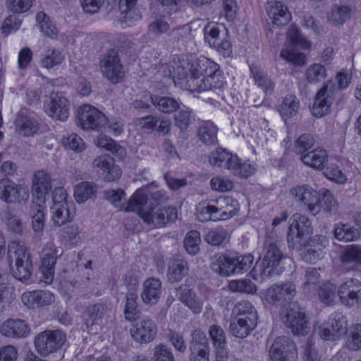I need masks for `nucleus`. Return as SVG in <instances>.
<instances>
[{
  "mask_svg": "<svg viewBox=\"0 0 361 361\" xmlns=\"http://www.w3.org/2000/svg\"><path fill=\"white\" fill-rule=\"evenodd\" d=\"M150 99L154 107L164 114H171L180 109V104L177 100L170 97H160L152 94Z\"/></svg>",
  "mask_w": 361,
  "mask_h": 361,
  "instance_id": "nucleus-40",
  "label": "nucleus"
},
{
  "mask_svg": "<svg viewBox=\"0 0 361 361\" xmlns=\"http://www.w3.org/2000/svg\"><path fill=\"white\" fill-rule=\"evenodd\" d=\"M346 344L351 350L361 348V324H357L350 329Z\"/></svg>",
  "mask_w": 361,
  "mask_h": 361,
  "instance_id": "nucleus-59",
  "label": "nucleus"
},
{
  "mask_svg": "<svg viewBox=\"0 0 361 361\" xmlns=\"http://www.w3.org/2000/svg\"><path fill=\"white\" fill-rule=\"evenodd\" d=\"M37 21L40 30L47 36L53 37L56 35V27L51 22L49 18L43 12L37 14Z\"/></svg>",
  "mask_w": 361,
  "mask_h": 361,
  "instance_id": "nucleus-56",
  "label": "nucleus"
},
{
  "mask_svg": "<svg viewBox=\"0 0 361 361\" xmlns=\"http://www.w3.org/2000/svg\"><path fill=\"white\" fill-rule=\"evenodd\" d=\"M315 140L314 137L309 133L301 135L295 142V151L301 155L313 147Z\"/></svg>",
  "mask_w": 361,
  "mask_h": 361,
  "instance_id": "nucleus-57",
  "label": "nucleus"
},
{
  "mask_svg": "<svg viewBox=\"0 0 361 361\" xmlns=\"http://www.w3.org/2000/svg\"><path fill=\"white\" fill-rule=\"evenodd\" d=\"M296 354L295 344L286 336L276 338L269 350L271 361H288L290 357L293 358Z\"/></svg>",
  "mask_w": 361,
  "mask_h": 361,
  "instance_id": "nucleus-17",
  "label": "nucleus"
},
{
  "mask_svg": "<svg viewBox=\"0 0 361 361\" xmlns=\"http://www.w3.org/2000/svg\"><path fill=\"white\" fill-rule=\"evenodd\" d=\"M209 334L214 347L226 345V336L223 329L218 325L210 326Z\"/></svg>",
  "mask_w": 361,
  "mask_h": 361,
  "instance_id": "nucleus-62",
  "label": "nucleus"
},
{
  "mask_svg": "<svg viewBox=\"0 0 361 361\" xmlns=\"http://www.w3.org/2000/svg\"><path fill=\"white\" fill-rule=\"evenodd\" d=\"M0 331L6 337L23 338L30 334V327L23 319H8L1 325Z\"/></svg>",
  "mask_w": 361,
  "mask_h": 361,
  "instance_id": "nucleus-23",
  "label": "nucleus"
},
{
  "mask_svg": "<svg viewBox=\"0 0 361 361\" xmlns=\"http://www.w3.org/2000/svg\"><path fill=\"white\" fill-rule=\"evenodd\" d=\"M231 291L254 294L257 291L256 285L250 279L234 280L228 284Z\"/></svg>",
  "mask_w": 361,
  "mask_h": 361,
  "instance_id": "nucleus-52",
  "label": "nucleus"
},
{
  "mask_svg": "<svg viewBox=\"0 0 361 361\" xmlns=\"http://www.w3.org/2000/svg\"><path fill=\"white\" fill-rule=\"evenodd\" d=\"M304 164L315 169H323L328 161V154L325 149H315L300 157Z\"/></svg>",
  "mask_w": 361,
  "mask_h": 361,
  "instance_id": "nucleus-33",
  "label": "nucleus"
},
{
  "mask_svg": "<svg viewBox=\"0 0 361 361\" xmlns=\"http://www.w3.org/2000/svg\"><path fill=\"white\" fill-rule=\"evenodd\" d=\"M92 167L99 171H102L104 180L112 182L118 180L121 175L120 168L114 164V159L109 154H102L94 158Z\"/></svg>",
  "mask_w": 361,
  "mask_h": 361,
  "instance_id": "nucleus-22",
  "label": "nucleus"
},
{
  "mask_svg": "<svg viewBox=\"0 0 361 361\" xmlns=\"http://www.w3.org/2000/svg\"><path fill=\"white\" fill-rule=\"evenodd\" d=\"M281 321L294 335H306L310 326L303 309L296 303H290L281 313Z\"/></svg>",
  "mask_w": 361,
  "mask_h": 361,
  "instance_id": "nucleus-5",
  "label": "nucleus"
},
{
  "mask_svg": "<svg viewBox=\"0 0 361 361\" xmlns=\"http://www.w3.org/2000/svg\"><path fill=\"white\" fill-rule=\"evenodd\" d=\"M188 65L190 66V75L188 77L186 73L183 71L182 74L178 73V78L180 80H185L186 86L190 90V82L192 80L201 81L202 78L207 77L215 72L217 64L206 57H201Z\"/></svg>",
  "mask_w": 361,
  "mask_h": 361,
  "instance_id": "nucleus-11",
  "label": "nucleus"
},
{
  "mask_svg": "<svg viewBox=\"0 0 361 361\" xmlns=\"http://www.w3.org/2000/svg\"><path fill=\"white\" fill-rule=\"evenodd\" d=\"M325 236H315L310 243V245L304 249L301 255L304 260L309 262H315L317 260L324 258L325 255Z\"/></svg>",
  "mask_w": 361,
  "mask_h": 361,
  "instance_id": "nucleus-28",
  "label": "nucleus"
},
{
  "mask_svg": "<svg viewBox=\"0 0 361 361\" xmlns=\"http://www.w3.org/2000/svg\"><path fill=\"white\" fill-rule=\"evenodd\" d=\"M51 189V180L49 174L44 171H37L32 180V192L33 200L45 202V196Z\"/></svg>",
  "mask_w": 361,
  "mask_h": 361,
  "instance_id": "nucleus-25",
  "label": "nucleus"
},
{
  "mask_svg": "<svg viewBox=\"0 0 361 361\" xmlns=\"http://www.w3.org/2000/svg\"><path fill=\"white\" fill-rule=\"evenodd\" d=\"M342 269L348 271L355 264H361V247L357 245H348L340 257Z\"/></svg>",
  "mask_w": 361,
  "mask_h": 361,
  "instance_id": "nucleus-31",
  "label": "nucleus"
},
{
  "mask_svg": "<svg viewBox=\"0 0 361 361\" xmlns=\"http://www.w3.org/2000/svg\"><path fill=\"white\" fill-rule=\"evenodd\" d=\"M137 295L135 291H128L126 295L124 314L126 320H135L138 313Z\"/></svg>",
  "mask_w": 361,
  "mask_h": 361,
  "instance_id": "nucleus-48",
  "label": "nucleus"
},
{
  "mask_svg": "<svg viewBox=\"0 0 361 361\" xmlns=\"http://www.w3.org/2000/svg\"><path fill=\"white\" fill-rule=\"evenodd\" d=\"M312 232L311 222L308 217L296 214L293 215V221L288 228V240L294 239V236L298 241Z\"/></svg>",
  "mask_w": 361,
  "mask_h": 361,
  "instance_id": "nucleus-27",
  "label": "nucleus"
},
{
  "mask_svg": "<svg viewBox=\"0 0 361 361\" xmlns=\"http://www.w3.org/2000/svg\"><path fill=\"white\" fill-rule=\"evenodd\" d=\"M296 286L293 281H286L270 286L264 298L270 304H283L293 300L296 295Z\"/></svg>",
  "mask_w": 361,
  "mask_h": 361,
  "instance_id": "nucleus-13",
  "label": "nucleus"
},
{
  "mask_svg": "<svg viewBox=\"0 0 361 361\" xmlns=\"http://www.w3.org/2000/svg\"><path fill=\"white\" fill-rule=\"evenodd\" d=\"M200 233L197 231H190L185 236L184 246L189 254L196 255L200 250Z\"/></svg>",
  "mask_w": 361,
  "mask_h": 361,
  "instance_id": "nucleus-53",
  "label": "nucleus"
},
{
  "mask_svg": "<svg viewBox=\"0 0 361 361\" xmlns=\"http://www.w3.org/2000/svg\"><path fill=\"white\" fill-rule=\"evenodd\" d=\"M44 204L38 200H32L30 216L32 219V227L35 232H41L44 227Z\"/></svg>",
  "mask_w": 361,
  "mask_h": 361,
  "instance_id": "nucleus-38",
  "label": "nucleus"
},
{
  "mask_svg": "<svg viewBox=\"0 0 361 361\" xmlns=\"http://www.w3.org/2000/svg\"><path fill=\"white\" fill-rule=\"evenodd\" d=\"M212 202L214 204L200 205L197 208V218L200 221L227 220L238 212L239 204L232 197H220Z\"/></svg>",
  "mask_w": 361,
  "mask_h": 361,
  "instance_id": "nucleus-3",
  "label": "nucleus"
},
{
  "mask_svg": "<svg viewBox=\"0 0 361 361\" xmlns=\"http://www.w3.org/2000/svg\"><path fill=\"white\" fill-rule=\"evenodd\" d=\"M305 75L310 83H316L326 78V68L321 64L314 63L307 68Z\"/></svg>",
  "mask_w": 361,
  "mask_h": 361,
  "instance_id": "nucleus-54",
  "label": "nucleus"
},
{
  "mask_svg": "<svg viewBox=\"0 0 361 361\" xmlns=\"http://www.w3.org/2000/svg\"><path fill=\"white\" fill-rule=\"evenodd\" d=\"M287 259L280 247L275 243L265 244L264 254L259 265V274L262 279L278 276L285 269L284 261Z\"/></svg>",
  "mask_w": 361,
  "mask_h": 361,
  "instance_id": "nucleus-4",
  "label": "nucleus"
},
{
  "mask_svg": "<svg viewBox=\"0 0 361 361\" xmlns=\"http://www.w3.org/2000/svg\"><path fill=\"white\" fill-rule=\"evenodd\" d=\"M178 298L194 313L199 314L202 309V304L192 291L188 288H180Z\"/></svg>",
  "mask_w": 361,
  "mask_h": 361,
  "instance_id": "nucleus-45",
  "label": "nucleus"
},
{
  "mask_svg": "<svg viewBox=\"0 0 361 361\" xmlns=\"http://www.w3.org/2000/svg\"><path fill=\"white\" fill-rule=\"evenodd\" d=\"M61 247H50L43 251L41 257L40 271L42 274V281L50 284L54 278V267L56 259L62 255Z\"/></svg>",
  "mask_w": 361,
  "mask_h": 361,
  "instance_id": "nucleus-19",
  "label": "nucleus"
},
{
  "mask_svg": "<svg viewBox=\"0 0 361 361\" xmlns=\"http://www.w3.org/2000/svg\"><path fill=\"white\" fill-rule=\"evenodd\" d=\"M228 233L222 228H217L210 231L204 237V240L209 244L214 246L220 245L227 238Z\"/></svg>",
  "mask_w": 361,
  "mask_h": 361,
  "instance_id": "nucleus-64",
  "label": "nucleus"
},
{
  "mask_svg": "<svg viewBox=\"0 0 361 361\" xmlns=\"http://www.w3.org/2000/svg\"><path fill=\"white\" fill-rule=\"evenodd\" d=\"M234 274H243L247 272L252 266L254 257L247 254L237 257H233Z\"/></svg>",
  "mask_w": 361,
  "mask_h": 361,
  "instance_id": "nucleus-55",
  "label": "nucleus"
},
{
  "mask_svg": "<svg viewBox=\"0 0 361 361\" xmlns=\"http://www.w3.org/2000/svg\"><path fill=\"white\" fill-rule=\"evenodd\" d=\"M166 338L171 343L175 349L181 353H184L187 350V344L183 336L177 331L169 329L166 333Z\"/></svg>",
  "mask_w": 361,
  "mask_h": 361,
  "instance_id": "nucleus-63",
  "label": "nucleus"
},
{
  "mask_svg": "<svg viewBox=\"0 0 361 361\" xmlns=\"http://www.w3.org/2000/svg\"><path fill=\"white\" fill-rule=\"evenodd\" d=\"M179 109L174 116L175 125L180 130H186L192 121V111L188 108Z\"/></svg>",
  "mask_w": 361,
  "mask_h": 361,
  "instance_id": "nucleus-61",
  "label": "nucleus"
},
{
  "mask_svg": "<svg viewBox=\"0 0 361 361\" xmlns=\"http://www.w3.org/2000/svg\"><path fill=\"white\" fill-rule=\"evenodd\" d=\"M100 69L104 76L112 83H118L125 73L118 53L115 49L109 50L100 60Z\"/></svg>",
  "mask_w": 361,
  "mask_h": 361,
  "instance_id": "nucleus-9",
  "label": "nucleus"
},
{
  "mask_svg": "<svg viewBox=\"0 0 361 361\" xmlns=\"http://www.w3.org/2000/svg\"><path fill=\"white\" fill-rule=\"evenodd\" d=\"M290 195L306 205L313 215L319 213L320 194L311 187L306 185H298L290 190Z\"/></svg>",
  "mask_w": 361,
  "mask_h": 361,
  "instance_id": "nucleus-15",
  "label": "nucleus"
},
{
  "mask_svg": "<svg viewBox=\"0 0 361 361\" xmlns=\"http://www.w3.org/2000/svg\"><path fill=\"white\" fill-rule=\"evenodd\" d=\"M133 339L138 343H147L152 341L157 334L155 323L148 317H142L130 329Z\"/></svg>",
  "mask_w": 361,
  "mask_h": 361,
  "instance_id": "nucleus-21",
  "label": "nucleus"
},
{
  "mask_svg": "<svg viewBox=\"0 0 361 361\" xmlns=\"http://www.w3.org/2000/svg\"><path fill=\"white\" fill-rule=\"evenodd\" d=\"M336 87L334 82L328 80L317 92L314 102L311 109L312 114L315 117H322L330 112L331 106L335 99Z\"/></svg>",
  "mask_w": 361,
  "mask_h": 361,
  "instance_id": "nucleus-7",
  "label": "nucleus"
},
{
  "mask_svg": "<svg viewBox=\"0 0 361 361\" xmlns=\"http://www.w3.org/2000/svg\"><path fill=\"white\" fill-rule=\"evenodd\" d=\"M126 193L122 189L109 190L104 192V197L115 207L121 209L126 203Z\"/></svg>",
  "mask_w": 361,
  "mask_h": 361,
  "instance_id": "nucleus-60",
  "label": "nucleus"
},
{
  "mask_svg": "<svg viewBox=\"0 0 361 361\" xmlns=\"http://www.w3.org/2000/svg\"><path fill=\"white\" fill-rule=\"evenodd\" d=\"M217 128L210 121L202 123L198 128L197 136L206 145H215L217 143Z\"/></svg>",
  "mask_w": 361,
  "mask_h": 361,
  "instance_id": "nucleus-39",
  "label": "nucleus"
},
{
  "mask_svg": "<svg viewBox=\"0 0 361 361\" xmlns=\"http://www.w3.org/2000/svg\"><path fill=\"white\" fill-rule=\"evenodd\" d=\"M44 107L47 114L56 120L65 121L68 117L69 101L61 92H51Z\"/></svg>",
  "mask_w": 361,
  "mask_h": 361,
  "instance_id": "nucleus-18",
  "label": "nucleus"
},
{
  "mask_svg": "<svg viewBox=\"0 0 361 361\" xmlns=\"http://www.w3.org/2000/svg\"><path fill=\"white\" fill-rule=\"evenodd\" d=\"M50 209L52 214L53 222L56 226L64 225L66 223L71 221L73 218L68 203L51 205Z\"/></svg>",
  "mask_w": 361,
  "mask_h": 361,
  "instance_id": "nucleus-43",
  "label": "nucleus"
},
{
  "mask_svg": "<svg viewBox=\"0 0 361 361\" xmlns=\"http://www.w3.org/2000/svg\"><path fill=\"white\" fill-rule=\"evenodd\" d=\"M8 257L11 274L16 279L27 282L33 271L30 254L23 243L13 241L8 246Z\"/></svg>",
  "mask_w": 361,
  "mask_h": 361,
  "instance_id": "nucleus-2",
  "label": "nucleus"
},
{
  "mask_svg": "<svg viewBox=\"0 0 361 361\" xmlns=\"http://www.w3.org/2000/svg\"><path fill=\"white\" fill-rule=\"evenodd\" d=\"M107 123L106 116L91 105H83L78 110L77 125L84 130H99Z\"/></svg>",
  "mask_w": 361,
  "mask_h": 361,
  "instance_id": "nucleus-8",
  "label": "nucleus"
},
{
  "mask_svg": "<svg viewBox=\"0 0 361 361\" xmlns=\"http://www.w3.org/2000/svg\"><path fill=\"white\" fill-rule=\"evenodd\" d=\"M322 196V197H319V202L320 210L322 209L330 215L335 214L338 209V204L331 193L328 190H324Z\"/></svg>",
  "mask_w": 361,
  "mask_h": 361,
  "instance_id": "nucleus-51",
  "label": "nucleus"
},
{
  "mask_svg": "<svg viewBox=\"0 0 361 361\" xmlns=\"http://www.w3.org/2000/svg\"><path fill=\"white\" fill-rule=\"evenodd\" d=\"M355 12V8L350 4H336L328 17L330 23L336 27L343 25L350 19Z\"/></svg>",
  "mask_w": 361,
  "mask_h": 361,
  "instance_id": "nucleus-30",
  "label": "nucleus"
},
{
  "mask_svg": "<svg viewBox=\"0 0 361 361\" xmlns=\"http://www.w3.org/2000/svg\"><path fill=\"white\" fill-rule=\"evenodd\" d=\"M232 315L238 319H244L247 322L257 324V312L255 307L247 300L237 302L232 310Z\"/></svg>",
  "mask_w": 361,
  "mask_h": 361,
  "instance_id": "nucleus-32",
  "label": "nucleus"
},
{
  "mask_svg": "<svg viewBox=\"0 0 361 361\" xmlns=\"http://www.w3.org/2000/svg\"><path fill=\"white\" fill-rule=\"evenodd\" d=\"M299 109V100L295 95L289 94L285 97L283 103L279 107V112L284 118H289L295 116Z\"/></svg>",
  "mask_w": 361,
  "mask_h": 361,
  "instance_id": "nucleus-46",
  "label": "nucleus"
},
{
  "mask_svg": "<svg viewBox=\"0 0 361 361\" xmlns=\"http://www.w3.org/2000/svg\"><path fill=\"white\" fill-rule=\"evenodd\" d=\"M29 198L27 190L8 178L0 180V199L8 203H24Z\"/></svg>",
  "mask_w": 361,
  "mask_h": 361,
  "instance_id": "nucleus-14",
  "label": "nucleus"
},
{
  "mask_svg": "<svg viewBox=\"0 0 361 361\" xmlns=\"http://www.w3.org/2000/svg\"><path fill=\"white\" fill-rule=\"evenodd\" d=\"M266 11L272 23L277 26L285 25L291 20V13L288 7L280 1H269Z\"/></svg>",
  "mask_w": 361,
  "mask_h": 361,
  "instance_id": "nucleus-26",
  "label": "nucleus"
},
{
  "mask_svg": "<svg viewBox=\"0 0 361 361\" xmlns=\"http://www.w3.org/2000/svg\"><path fill=\"white\" fill-rule=\"evenodd\" d=\"M337 295L342 305L348 307L361 305V282L350 279L338 288Z\"/></svg>",
  "mask_w": 361,
  "mask_h": 361,
  "instance_id": "nucleus-12",
  "label": "nucleus"
},
{
  "mask_svg": "<svg viewBox=\"0 0 361 361\" xmlns=\"http://www.w3.org/2000/svg\"><path fill=\"white\" fill-rule=\"evenodd\" d=\"M220 30L216 24H208L204 28V39L211 47H216L219 42Z\"/></svg>",
  "mask_w": 361,
  "mask_h": 361,
  "instance_id": "nucleus-58",
  "label": "nucleus"
},
{
  "mask_svg": "<svg viewBox=\"0 0 361 361\" xmlns=\"http://www.w3.org/2000/svg\"><path fill=\"white\" fill-rule=\"evenodd\" d=\"M161 293V282L155 278L147 279L142 286L141 300L146 305L156 304Z\"/></svg>",
  "mask_w": 361,
  "mask_h": 361,
  "instance_id": "nucleus-29",
  "label": "nucleus"
},
{
  "mask_svg": "<svg viewBox=\"0 0 361 361\" xmlns=\"http://www.w3.org/2000/svg\"><path fill=\"white\" fill-rule=\"evenodd\" d=\"M226 82L217 64L215 72L212 73L207 77L202 78L201 81L192 80L190 82V91L197 92L206 91L216 92L224 88Z\"/></svg>",
  "mask_w": 361,
  "mask_h": 361,
  "instance_id": "nucleus-20",
  "label": "nucleus"
},
{
  "mask_svg": "<svg viewBox=\"0 0 361 361\" xmlns=\"http://www.w3.org/2000/svg\"><path fill=\"white\" fill-rule=\"evenodd\" d=\"M109 310L103 303L90 304L82 312V317L87 330L97 329L102 324L104 317L108 314Z\"/></svg>",
  "mask_w": 361,
  "mask_h": 361,
  "instance_id": "nucleus-16",
  "label": "nucleus"
},
{
  "mask_svg": "<svg viewBox=\"0 0 361 361\" xmlns=\"http://www.w3.org/2000/svg\"><path fill=\"white\" fill-rule=\"evenodd\" d=\"M190 361H210V345L206 334L200 329H195L189 341Z\"/></svg>",
  "mask_w": 361,
  "mask_h": 361,
  "instance_id": "nucleus-10",
  "label": "nucleus"
},
{
  "mask_svg": "<svg viewBox=\"0 0 361 361\" xmlns=\"http://www.w3.org/2000/svg\"><path fill=\"white\" fill-rule=\"evenodd\" d=\"M66 334L60 330H46L38 334L34 341L37 352L46 357L56 352L65 343Z\"/></svg>",
  "mask_w": 361,
  "mask_h": 361,
  "instance_id": "nucleus-6",
  "label": "nucleus"
},
{
  "mask_svg": "<svg viewBox=\"0 0 361 361\" xmlns=\"http://www.w3.org/2000/svg\"><path fill=\"white\" fill-rule=\"evenodd\" d=\"M16 131L23 136H32L39 130V123L26 109L20 110L15 119Z\"/></svg>",
  "mask_w": 361,
  "mask_h": 361,
  "instance_id": "nucleus-24",
  "label": "nucleus"
},
{
  "mask_svg": "<svg viewBox=\"0 0 361 361\" xmlns=\"http://www.w3.org/2000/svg\"><path fill=\"white\" fill-rule=\"evenodd\" d=\"M334 236L338 240L353 241L357 240L360 233L354 227L347 224H336L334 229Z\"/></svg>",
  "mask_w": 361,
  "mask_h": 361,
  "instance_id": "nucleus-47",
  "label": "nucleus"
},
{
  "mask_svg": "<svg viewBox=\"0 0 361 361\" xmlns=\"http://www.w3.org/2000/svg\"><path fill=\"white\" fill-rule=\"evenodd\" d=\"M97 185L92 182L83 181L77 184L74 190V197L77 202L83 203L96 197Z\"/></svg>",
  "mask_w": 361,
  "mask_h": 361,
  "instance_id": "nucleus-41",
  "label": "nucleus"
},
{
  "mask_svg": "<svg viewBox=\"0 0 361 361\" xmlns=\"http://www.w3.org/2000/svg\"><path fill=\"white\" fill-rule=\"evenodd\" d=\"M233 263V257L218 254L212 259L211 269L221 276H228L234 274Z\"/></svg>",
  "mask_w": 361,
  "mask_h": 361,
  "instance_id": "nucleus-35",
  "label": "nucleus"
},
{
  "mask_svg": "<svg viewBox=\"0 0 361 361\" xmlns=\"http://www.w3.org/2000/svg\"><path fill=\"white\" fill-rule=\"evenodd\" d=\"M188 267L185 260L180 258H173L168 266L167 276L171 283L181 281L188 274Z\"/></svg>",
  "mask_w": 361,
  "mask_h": 361,
  "instance_id": "nucleus-36",
  "label": "nucleus"
},
{
  "mask_svg": "<svg viewBox=\"0 0 361 361\" xmlns=\"http://www.w3.org/2000/svg\"><path fill=\"white\" fill-rule=\"evenodd\" d=\"M250 72L255 85L265 94H272L274 90V83L268 75L262 69L254 65L250 66Z\"/></svg>",
  "mask_w": 361,
  "mask_h": 361,
  "instance_id": "nucleus-37",
  "label": "nucleus"
},
{
  "mask_svg": "<svg viewBox=\"0 0 361 361\" xmlns=\"http://www.w3.org/2000/svg\"><path fill=\"white\" fill-rule=\"evenodd\" d=\"M329 326L340 338L347 332L346 318L340 312H334L331 315Z\"/></svg>",
  "mask_w": 361,
  "mask_h": 361,
  "instance_id": "nucleus-49",
  "label": "nucleus"
},
{
  "mask_svg": "<svg viewBox=\"0 0 361 361\" xmlns=\"http://www.w3.org/2000/svg\"><path fill=\"white\" fill-rule=\"evenodd\" d=\"M96 145L101 148H105L118 158L126 156V149L116 144L111 137L104 134H100L94 141Z\"/></svg>",
  "mask_w": 361,
  "mask_h": 361,
  "instance_id": "nucleus-44",
  "label": "nucleus"
},
{
  "mask_svg": "<svg viewBox=\"0 0 361 361\" xmlns=\"http://www.w3.org/2000/svg\"><path fill=\"white\" fill-rule=\"evenodd\" d=\"M337 288L336 286L331 283H325L322 285L318 291L319 300L324 304L331 306L335 303Z\"/></svg>",
  "mask_w": 361,
  "mask_h": 361,
  "instance_id": "nucleus-50",
  "label": "nucleus"
},
{
  "mask_svg": "<svg viewBox=\"0 0 361 361\" xmlns=\"http://www.w3.org/2000/svg\"><path fill=\"white\" fill-rule=\"evenodd\" d=\"M54 299V295L49 291L35 290L23 295V301L29 303L30 307L39 308L49 305Z\"/></svg>",
  "mask_w": 361,
  "mask_h": 361,
  "instance_id": "nucleus-34",
  "label": "nucleus"
},
{
  "mask_svg": "<svg viewBox=\"0 0 361 361\" xmlns=\"http://www.w3.org/2000/svg\"><path fill=\"white\" fill-rule=\"evenodd\" d=\"M256 326L257 324L248 323L244 319L233 317L230 324L229 330L233 336L243 338L250 335Z\"/></svg>",
  "mask_w": 361,
  "mask_h": 361,
  "instance_id": "nucleus-42",
  "label": "nucleus"
},
{
  "mask_svg": "<svg viewBox=\"0 0 361 361\" xmlns=\"http://www.w3.org/2000/svg\"><path fill=\"white\" fill-rule=\"evenodd\" d=\"M125 211L137 212L145 223L152 224L157 228L164 227L178 217L177 210L173 207L148 205L147 196L140 189L137 190L128 200Z\"/></svg>",
  "mask_w": 361,
  "mask_h": 361,
  "instance_id": "nucleus-1",
  "label": "nucleus"
}]
</instances>
